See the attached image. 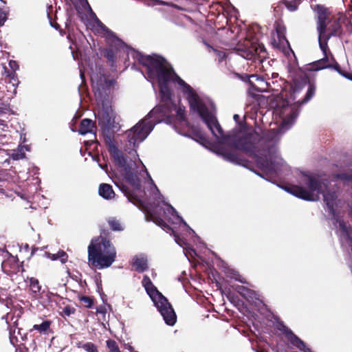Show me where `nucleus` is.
I'll use <instances>...</instances> for the list:
<instances>
[{"label":"nucleus","instance_id":"16","mask_svg":"<svg viewBox=\"0 0 352 352\" xmlns=\"http://www.w3.org/2000/svg\"><path fill=\"white\" fill-rule=\"evenodd\" d=\"M76 346L78 349H82L87 352H98L97 346L94 343L90 342H78L76 343Z\"/></svg>","mask_w":352,"mask_h":352},{"label":"nucleus","instance_id":"17","mask_svg":"<svg viewBox=\"0 0 352 352\" xmlns=\"http://www.w3.org/2000/svg\"><path fill=\"white\" fill-rule=\"evenodd\" d=\"M25 151H29L28 146H19L18 149L12 153V157L15 160L23 159L25 157Z\"/></svg>","mask_w":352,"mask_h":352},{"label":"nucleus","instance_id":"34","mask_svg":"<svg viewBox=\"0 0 352 352\" xmlns=\"http://www.w3.org/2000/svg\"><path fill=\"white\" fill-rule=\"evenodd\" d=\"M65 313H66L67 314H69V311H67V309H65Z\"/></svg>","mask_w":352,"mask_h":352},{"label":"nucleus","instance_id":"27","mask_svg":"<svg viewBox=\"0 0 352 352\" xmlns=\"http://www.w3.org/2000/svg\"><path fill=\"white\" fill-rule=\"evenodd\" d=\"M236 289L241 295H242L245 298H248L250 291L247 289L245 287L243 286H239Z\"/></svg>","mask_w":352,"mask_h":352},{"label":"nucleus","instance_id":"14","mask_svg":"<svg viewBox=\"0 0 352 352\" xmlns=\"http://www.w3.org/2000/svg\"><path fill=\"white\" fill-rule=\"evenodd\" d=\"M94 123L89 119H84L81 121L78 132L81 135L91 133L94 129Z\"/></svg>","mask_w":352,"mask_h":352},{"label":"nucleus","instance_id":"32","mask_svg":"<svg viewBox=\"0 0 352 352\" xmlns=\"http://www.w3.org/2000/svg\"><path fill=\"white\" fill-rule=\"evenodd\" d=\"M236 280H239V282H241V283H244L243 280V279H241V278H236Z\"/></svg>","mask_w":352,"mask_h":352},{"label":"nucleus","instance_id":"30","mask_svg":"<svg viewBox=\"0 0 352 352\" xmlns=\"http://www.w3.org/2000/svg\"><path fill=\"white\" fill-rule=\"evenodd\" d=\"M99 166H100L102 169H104V170H107V165H101V164H99Z\"/></svg>","mask_w":352,"mask_h":352},{"label":"nucleus","instance_id":"36","mask_svg":"<svg viewBox=\"0 0 352 352\" xmlns=\"http://www.w3.org/2000/svg\"><path fill=\"white\" fill-rule=\"evenodd\" d=\"M80 76L82 78L83 77V74L82 73V72H80Z\"/></svg>","mask_w":352,"mask_h":352},{"label":"nucleus","instance_id":"4","mask_svg":"<svg viewBox=\"0 0 352 352\" xmlns=\"http://www.w3.org/2000/svg\"><path fill=\"white\" fill-rule=\"evenodd\" d=\"M298 184L283 186L280 187L286 192L307 201H317L322 194L324 201L326 203L329 212L335 218L334 225L338 228V233L342 246L352 247V231L349 227L341 219L336 218L337 196L334 191L328 189L326 182H320L311 175L300 173L297 176Z\"/></svg>","mask_w":352,"mask_h":352},{"label":"nucleus","instance_id":"8","mask_svg":"<svg viewBox=\"0 0 352 352\" xmlns=\"http://www.w3.org/2000/svg\"><path fill=\"white\" fill-rule=\"evenodd\" d=\"M142 283L165 322L173 325L176 322V314L168 300L157 289L148 276H145Z\"/></svg>","mask_w":352,"mask_h":352},{"label":"nucleus","instance_id":"13","mask_svg":"<svg viewBox=\"0 0 352 352\" xmlns=\"http://www.w3.org/2000/svg\"><path fill=\"white\" fill-rule=\"evenodd\" d=\"M287 333L288 334L291 342L294 345L296 346L300 350L304 351L305 352H311L309 349L306 348L305 343L294 335L291 331L287 330Z\"/></svg>","mask_w":352,"mask_h":352},{"label":"nucleus","instance_id":"5","mask_svg":"<svg viewBox=\"0 0 352 352\" xmlns=\"http://www.w3.org/2000/svg\"><path fill=\"white\" fill-rule=\"evenodd\" d=\"M91 80L97 102V117L104 124H110L115 113L111 107L107 89L115 84L114 80H107L104 76L91 74Z\"/></svg>","mask_w":352,"mask_h":352},{"label":"nucleus","instance_id":"31","mask_svg":"<svg viewBox=\"0 0 352 352\" xmlns=\"http://www.w3.org/2000/svg\"><path fill=\"white\" fill-rule=\"evenodd\" d=\"M340 177H341V179H347V180H349V178H348V177H347L346 176H345V175H341V176H340Z\"/></svg>","mask_w":352,"mask_h":352},{"label":"nucleus","instance_id":"33","mask_svg":"<svg viewBox=\"0 0 352 352\" xmlns=\"http://www.w3.org/2000/svg\"><path fill=\"white\" fill-rule=\"evenodd\" d=\"M238 118H239V116H238V115H234V120H236Z\"/></svg>","mask_w":352,"mask_h":352},{"label":"nucleus","instance_id":"1","mask_svg":"<svg viewBox=\"0 0 352 352\" xmlns=\"http://www.w3.org/2000/svg\"><path fill=\"white\" fill-rule=\"evenodd\" d=\"M140 61L146 67L149 80L153 84L154 82L158 83L162 100L164 104L153 108L144 120L128 131L127 135L130 144L135 146L148 136L155 124L161 122L160 114L168 116L169 113L175 112L180 124L182 126L187 124L185 120L184 107L173 103L172 101L171 85H173L186 95L190 109L200 116L211 133L219 140L218 144L214 147L215 152L228 161L236 162L238 157L232 152V147L226 146L229 142L228 139L224 137L222 129L216 118L208 110L195 91L175 73L170 65L163 58L158 56H143Z\"/></svg>","mask_w":352,"mask_h":352},{"label":"nucleus","instance_id":"11","mask_svg":"<svg viewBox=\"0 0 352 352\" xmlns=\"http://www.w3.org/2000/svg\"><path fill=\"white\" fill-rule=\"evenodd\" d=\"M133 266L139 272H143L148 269L147 257L144 254L135 256L133 259Z\"/></svg>","mask_w":352,"mask_h":352},{"label":"nucleus","instance_id":"26","mask_svg":"<svg viewBox=\"0 0 352 352\" xmlns=\"http://www.w3.org/2000/svg\"><path fill=\"white\" fill-rule=\"evenodd\" d=\"M8 12L0 9V26H2L7 19Z\"/></svg>","mask_w":352,"mask_h":352},{"label":"nucleus","instance_id":"10","mask_svg":"<svg viewBox=\"0 0 352 352\" xmlns=\"http://www.w3.org/2000/svg\"><path fill=\"white\" fill-rule=\"evenodd\" d=\"M277 36L278 40L277 41L274 38L272 42L273 45L275 47L283 50V52L287 55H289V52L294 53L289 47L288 41L286 39L283 34L278 30H277Z\"/></svg>","mask_w":352,"mask_h":352},{"label":"nucleus","instance_id":"18","mask_svg":"<svg viewBox=\"0 0 352 352\" xmlns=\"http://www.w3.org/2000/svg\"><path fill=\"white\" fill-rule=\"evenodd\" d=\"M30 289L31 292L34 294V297H36V295L40 292L41 287L39 285L38 280L34 278L30 279Z\"/></svg>","mask_w":352,"mask_h":352},{"label":"nucleus","instance_id":"23","mask_svg":"<svg viewBox=\"0 0 352 352\" xmlns=\"http://www.w3.org/2000/svg\"><path fill=\"white\" fill-rule=\"evenodd\" d=\"M285 6L289 11H295L297 9L298 5L299 2L297 0H294V1H291L289 0H285Z\"/></svg>","mask_w":352,"mask_h":352},{"label":"nucleus","instance_id":"22","mask_svg":"<svg viewBox=\"0 0 352 352\" xmlns=\"http://www.w3.org/2000/svg\"><path fill=\"white\" fill-rule=\"evenodd\" d=\"M107 346L108 347L109 352H121L117 343L112 340H108L107 341Z\"/></svg>","mask_w":352,"mask_h":352},{"label":"nucleus","instance_id":"6","mask_svg":"<svg viewBox=\"0 0 352 352\" xmlns=\"http://www.w3.org/2000/svg\"><path fill=\"white\" fill-rule=\"evenodd\" d=\"M318 13V41L320 48L323 52L324 57L316 63L318 69H324L333 66L335 60L329 50L327 47V41L332 35L339 34L340 30V23L337 21V19L333 22L330 27L327 28V15L325 9L320 6H317Z\"/></svg>","mask_w":352,"mask_h":352},{"label":"nucleus","instance_id":"15","mask_svg":"<svg viewBox=\"0 0 352 352\" xmlns=\"http://www.w3.org/2000/svg\"><path fill=\"white\" fill-rule=\"evenodd\" d=\"M174 236H175V242L186 251V254L187 253L190 254L191 256H192V254H196V253L193 249L188 248V243L186 242V239L184 236L181 237V236L177 235L175 232H174Z\"/></svg>","mask_w":352,"mask_h":352},{"label":"nucleus","instance_id":"19","mask_svg":"<svg viewBox=\"0 0 352 352\" xmlns=\"http://www.w3.org/2000/svg\"><path fill=\"white\" fill-rule=\"evenodd\" d=\"M47 255H48V258H50V259H52L53 261L60 259L63 263H65L67 259V255L63 251H60L57 254L48 253Z\"/></svg>","mask_w":352,"mask_h":352},{"label":"nucleus","instance_id":"28","mask_svg":"<svg viewBox=\"0 0 352 352\" xmlns=\"http://www.w3.org/2000/svg\"><path fill=\"white\" fill-rule=\"evenodd\" d=\"M334 69L336 70H337L342 76H344L345 78L352 80V75L350 74H347V73H344V72H342L341 70H340V66L338 63H336V65H334Z\"/></svg>","mask_w":352,"mask_h":352},{"label":"nucleus","instance_id":"24","mask_svg":"<svg viewBox=\"0 0 352 352\" xmlns=\"http://www.w3.org/2000/svg\"><path fill=\"white\" fill-rule=\"evenodd\" d=\"M91 14L93 15V22H94L93 27H96L97 31H99V30L105 31L106 28L103 25V24L96 17V16L94 14Z\"/></svg>","mask_w":352,"mask_h":352},{"label":"nucleus","instance_id":"25","mask_svg":"<svg viewBox=\"0 0 352 352\" xmlns=\"http://www.w3.org/2000/svg\"><path fill=\"white\" fill-rule=\"evenodd\" d=\"M109 224L112 230H122V227L120 222L114 219H111L109 220Z\"/></svg>","mask_w":352,"mask_h":352},{"label":"nucleus","instance_id":"29","mask_svg":"<svg viewBox=\"0 0 352 352\" xmlns=\"http://www.w3.org/2000/svg\"><path fill=\"white\" fill-rule=\"evenodd\" d=\"M9 66L14 72L19 69V65L15 60H10Z\"/></svg>","mask_w":352,"mask_h":352},{"label":"nucleus","instance_id":"3","mask_svg":"<svg viewBox=\"0 0 352 352\" xmlns=\"http://www.w3.org/2000/svg\"><path fill=\"white\" fill-rule=\"evenodd\" d=\"M110 151L115 160L123 168V175L127 182L136 190H140L141 184L144 182L148 185L151 193L155 195V199L157 201V206L155 207L144 206L141 201H138L146 213L148 221H152L159 226L164 228L166 227V223L162 218L164 217L165 220L173 224H179L182 230L186 231L189 235H195L194 230L177 214L175 208L164 200L142 162L139 161L140 165L135 164L138 169L135 170L133 165L127 164L126 160L115 146H111Z\"/></svg>","mask_w":352,"mask_h":352},{"label":"nucleus","instance_id":"21","mask_svg":"<svg viewBox=\"0 0 352 352\" xmlns=\"http://www.w3.org/2000/svg\"><path fill=\"white\" fill-rule=\"evenodd\" d=\"M50 322L49 321H44L41 324H34L32 329L37 330L41 333L45 332L50 328Z\"/></svg>","mask_w":352,"mask_h":352},{"label":"nucleus","instance_id":"7","mask_svg":"<svg viewBox=\"0 0 352 352\" xmlns=\"http://www.w3.org/2000/svg\"><path fill=\"white\" fill-rule=\"evenodd\" d=\"M87 250L90 265L97 269L110 267L116 258V250L113 245L109 240L102 236L93 239Z\"/></svg>","mask_w":352,"mask_h":352},{"label":"nucleus","instance_id":"2","mask_svg":"<svg viewBox=\"0 0 352 352\" xmlns=\"http://www.w3.org/2000/svg\"><path fill=\"white\" fill-rule=\"evenodd\" d=\"M315 88L309 86L302 101L283 100L274 110V116L281 122L277 129H273L263 138L260 137L261 129L247 133L241 138L236 147L252 156L257 165L268 175H280L289 170V166L279 156L276 143L280 135L289 129L299 113L300 105L309 100L314 95Z\"/></svg>","mask_w":352,"mask_h":352},{"label":"nucleus","instance_id":"35","mask_svg":"<svg viewBox=\"0 0 352 352\" xmlns=\"http://www.w3.org/2000/svg\"><path fill=\"white\" fill-rule=\"evenodd\" d=\"M10 76H12V78H14V74H10Z\"/></svg>","mask_w":352,"mask_h":352},{"label":"nucleus","instance_id":"20","mask_svg":"<svg viewBox=\"0 0 352 352\" xmlns=\"http://www.w3.org/2000/svg\"><path fill=\"white\" fill-rule=\"evenodd\" d=\"M250 78H252V80H251L252 82H253L254 80H255L256 82H258V85L260 86L259 87H258V89L260 91H263L267 89V82H265L264 81L263 78H261L257 75H252L250 76Z\"/></svg>","mask_w":352,"mask_h":352},{"label":"nucleus","instance_id":"9","mask_svg":"<svg viewBox=\"0 0 352 352\" xmlns=\"http://www.w3.org/2000/svg\"><path fill=\"white\" fill-rule=\"evenodd\" d=\"M238 50L241 52V56L247 59H251L256 55L261 56V53L265 52L263 45L250 41H245L243 47L239 45Z\"/></svg>","mask_w":352,"mask_h":352},{"label":"nucleus","instance_id":"12","mask_svg":"<svg viewBox=\"0 0 352 352\" xmlns=\"http://www.w3.org/2000/svg\"><path fill=\"white\" fill-rule=\"evenodd\" d=\"M98 191L100 195L106 199H111L115 195L112 187L109 184H100Z\"/></svg>","mask_w":352,"mask_h":352},{"label":"nucleus","instance_id":"37","mask_svg":"<svg viewBox=\"0 0 352 352\" xmlns=\"http://www.w3.org/2000/svg\"><path fill=\"white\" fill-rule=\"evenodd\" d=\"M256 352H260V351H256Z\"/></svg>","mask_w":352,"mask_h":352}]
</instances>
